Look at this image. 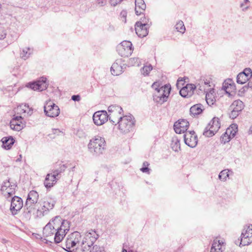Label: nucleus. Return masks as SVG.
<instances>
[{"instance_id":"23","label":"nucleus","mask_w":252,"mask_h":252,"mask_svg":"<svg viewBox=\"0 0 252 252\" xmlns=\"http://www.w3.org/2000/svg\"><path fill=\"white\" fill-rule=\"evenodd\" d=\"M196 86L192 84H188L180 91V94L184 97H189L192 95L196 88Z\"/></svg>"},{"instance_id":"54","label":"nucleus","mask_w":252,"mask_h":252,"mask_svg":"<svg viewBox=\"0 0 252 252\" xmlns=\"http://www.w3.org/2000/svg\"><path fill=\"white\" fill-rule=\"evenodd\" d=\"M149 164L148 162L145 161L143 163V167H148L149 166Z\"/></svg>"},{"instance_id":"45","label":"nucleus","mask_w":252,"mask_h":252,"mask_svg":"<svg viewBox=\"0 0 252 252\" xmlns=\"http://www.w3.org/2000/svg\"><path fill=\"white\" fill-rule=\"evenodd\" d=\"M90 252H103V250L97 245H94L90 250Z\"/></svg>"},{"instance_id":"46","label":"nucleus","mask_w":252,"mask_h":252,"mask_svg":"<svg viewBox=\"0 0 252 252\" xmlns=\"http://www.w3.org/2000/svg\"><path fill=\"white\" fill-rule=\"evenodd\" d=\"M231 112L230 114V117L232 119L236 118L239 115V112L236 110H231Z\"/></svg>"},{"instance_id":"26","label":"nucleus","mask_w":252,"mask_h":252,"mask_svg":"<svg viewBox=\"0 0 252 252\" xmlns=\"http://www.w3.org/2000/svg\"><path fill=\"white\" fill-rule=\"evenodd\" d=\"M123 62L121 59L117 60L111 67V73L114 75H119L123 72Z\"/></svg>"},{"instance_id":"29","label":"nucleus","mask_w":252,"mask_h":252,"mask_svg":"<svg viewBox=\"0 0 252 252\" xmlns=\"http://www.w3.org/2000/svg\"><path fill=\"white\" fill-rule=\"evenodd\" d=\"M135 11L137 15L142 14L145 11L146 5L143 0H135Z\"/></svg>"},{"instance_id":"58","label":"nucleus","mask_w":252,"mask_h":252,"mask_svg":"<svg viewBox=\"0 0 252 252\" xmlns=\"http://www.w3.org/2000/svg\"><path fill=\"white\" fill-rule=\"evenodd\" d=\"M62 167H63V168H64V165H63Z\"/></svg>"},{"instance_id":"33","label":"nucleus","mask_w":252,"mask_h":252,"mask_svg":"<svg viewBox=\"0 0 252 252\" xmlns=\"http://www.w3.org/2000/svg\"><path fill=\"white\" fill-rule=\"evenodd\" d=\"M202 105L201 104L194 105L190 108V113L193 116L200 114L202 113Z\"/></svg>"},{"instance_id":"4","label":"nucleus","mask_w":252,"mask_h":252,"mask_svg":"<svg viewBox=\"0 0 252 252\" xmlns=\"http://www.w3.org/2000/svg\"><path fill=\"white\" fill-rule=\"evenodd\" d=\"M105 145L104 139L97 136L90 140L88 144V148L91 153L99 155L102 153Z\"/></svg>"},{"instance_id":"1","label":"nucleus","mask_w":252,"mask_h":252,"mask_svg":"<svg viewBox=\"0 0 252 252\" xmlns=\"http://www.w3.org/2000/svg\"><path fill=\"white\" fill-rule=\"evenodd\" d=\"M70 229L69 222L57 216L50 220L44 226L43 234L45 237H52L55 243H60Z\"/></svg>"},{"instance_id":"57","label":"nucleus","mask_w":252,"mask_h":252,"mask_svg":"<svg viewBox=\"0 0 252 252\" xmlns=\"http://www.w3.org/2000/svg\"><path fill=\"white\" fill-rule=\"evenodd\" d=\"M121 14H123V15L124 16H125V14H126V12H125V11H123V12H122L121 13Z\"/></svg>"},{"instance_id":"3","label":"nucleus","mask_w":252,"mask_h":252,"mask_svg":"<svg viewBox=\"0 0 252 252\" xmlns=\"http://www.w3.org/2000/svg\"><path fill=\"white\" fill-rule=\"evenodd\" d=\"M82 237L80 233L77 231L74 232L69 235L66 238L65 247L63 248L66 251H68L67 250L73 249H80L81 240Z\"/></svg>"},{"instance_id":"17","label":"nucleus","mask_w":252,"mask_h":252,"mask_svg":"<svg viewBox=\"0 0 252 252\" xmlns=\"http://www.w3.org/2000/svg\"><path fill=\"white\" fill-rule=\"evenodd\" d=\"M23 206L22 199L17 196H14L12 198L10 205V211L12 215H14L22 209Z\"/></svg>"},{"instance_id":"37","label":"nucleus","mask_w":252,"mask_h":252,"mask_svg":"<svg viewBox=\"0 0 252 252\" xmlns=\"http://www.w3.org/2000/svg\"><path fill=\"white\" fill-rule=\"evenodd\" d=\"M32 53V50L30 48H25L23 49L22 52L20 54L21 57L26 60L29 58L30 56Z\"/></svg>"},{"instance_id":"6","label":"nucleus","mask_w":252,"mask_h":252,"mask_svg":"<svg viewBox=\"0 0 252 252\" xmlns=\"http://www.w3.org/2000/svg\"><path fill=\"white\" fill-rule=\"evenodd\" d=\"M171 90L169 85H165L159 87V90L154 92L153 99L155 102L161 104L167 101Z\"/></svg>"},{"instance_id":"31","label":"nucleus","mask_w":252,"mask_h":252,"mask_svg":"<svg viewBox=\"0 0 252 252\" xmlns=\"http://www.w3.org/2000/svg\"><path fill=\"white\" fill-rule=\"evenodd\" d=\"M233 174V172L228 169L222 170L219 175V179L222 182L226 181L229 179V176Z\"/></svg>"},{"instance_id":"40","label":"nucleus","mask_w":252,"mask_h":252,"mask_svg":"<svg viewBox=\"0 0 252 252\" xmlns=\"http://www.w3.org/2000/svg\"><path fill=\"white\" fill-rule=\"evenodd\" d=\"M175 28L178 32L182 33H184L186 31V28L184 24V23L181 20L179 21L176 23L175 25Z\"/></svg>"},{"instance_id":"20","label":"nucleus","mask_w":252,"mask_h":252,"mask_svg":"<svg viewBox=\"0 0 252 252\" xmlns=\"http://www.w3.org/2000/svg\"><path fill=\"white\" fill-rule=\"evenodd\" d=\"M27 86L34 91H42L47 87L46 78L42 77L40 80L36 82L29 83Z\"/></svg>"},{"instance_id":"35","label":"nucleus","mask_w":252,"mask_h":252,"mask_svg":"<svg viewBox=\"0 0 252 252\" xmlns=\"http://www.w3.org/2000/svg\"><path fill=\"white\" fill-rule=\"evenodd\" d=\"M237 131V126L235 124L232 125L230 127L227 128L226 130V134L230 136L233 138Z\"/></svg>"},{"instance_id":"56","label":"nucleus","mask_w":252,"mask_h":252,"mask_svg":"<svg viewBox=\"0 0 252 252\" xmlns=\"http://www.w3.org/2000/svg\"><path fill=\"white\" fill-rule=\"evenodd\" d=\"M122 252H127V251L126 250L123 249V251H122ZM128 252H132L131 251H129Z\"/></svg>"},{"instance_id":"8","label":"nucleus","mask_w":252,"mask_h":252,"mask_svg":"<svg viewBox=\"0 0 252 252\" xmlns=\"http://www.w3.org/2000/svg\"><path fill=\"white\" fill-rule=\"evenodd\" d=\"M108 111L109 113L108 116L110 121L116 125L118 121L123 117L122 116V108L118 105H113L108 107Z\"/></svg>"},{"instance_id":"52","label":"nucleus","mask_w":252,"mask_h":252,"mask_svg":"<svg viewBox=\"0 0 252 252\" xmlns=\"http://www.w3.org/2000/svg\"><path fill=\"white\" fill-rule=\"evenodd\" d=\"M71 99L74 101H79L80 100V96L79 95H73L72 96Z\"/></svg>"},{"instance_id":"9","label":"nucleus","mask_w":252,"mask_h":252,"mask_svg":"<svg viewBox=\"0 0 252 252\" xmlns=\"http://www.w3.org/2000/svg\"><path fill=\"white\" fill-rule=\"evenodd\" d=\"M55 204V201L51 199L43 201L40 204V207H38L37 210L35 209V214L32 215L34 217H42L54 208Z\"/></svg>"},{"instance_id":"7","label":"nucleus","mask_w":252,"mask_h":252,"mask_svg":"<svg viewBox=\"0 0 252 252\" xmlns=\"http://www.w3.org/2000/svg\"><path fill=\"white\" fill-rule=\"evenodd\" d=\"M38 197V193L36 191L32 190L29 193L25 206L28 213L31 215L35 214Z\"/></svg>"},{"instance_id":"41","label":"nucleus","mask_w":252,"mask_h":252,"mask_svg":"<svg viewBox=\"0 0 252 252\" xmlns=\"http://www.w3.org/2000/svg\"><path fill=\"white\" fill-rule=\"evenodd\" d=\"M152 69L153 67L151 64L144 65L141 70V73L144 76L148 75Z\"/></svg>"},{"instance_id":"50","label":"nucleus","mask_w":252,"mask_h":252,"mask_svg":"<svg viewBox=\"0 0 252 252\" xmlns=\"http://www.w3.org/2000/svg\"><path fill=\"white\" fill-rule=\"evenodd\" d=\"M140 170L143 173H147L148 174H150V169L148 167H143L140 169Z\"/></svg>"},{"instance_id":"49","label":"nucleus","mask_w":252,"mask_h":252,"mask_svg":"<svg viewBox=\"0 0 252 252\" xmlns=\"http://www.w3.org/2000/svg\"><path fill=\"white\" fill-rule=\"evenodd\" d=\"M152 88L155 90V91H157V90H159V83H158V82H155L152 85Z\"/></svg>"},{"instance_id":"15","label":"nucleus","mask_w":252,"mask_h":252,"mask_svg":"<svg viewBox=\"0 0 252 252\" xmlns=\"http://www.w3.org/2000/svg\"><path fill=\"white\" fill-rule=\"evenodd\" d=\"M184 141L186 145L191 148H194L197 144V136L194 131H188L184 135Z\"/></svg>"},{"instance_id":"16","label":"nucleus","mask_w":252,"mask_h":252,"mask_svg":"<svg viewBox=\"0 0 252 252\" xmlns=\"http://www.w3.org/2000/svg\"><path fill=\"white\" fill-rule=\"evenodd\" d=\"M93 121L96 126H101L108 121V116L106 111H98L93 115Z\"/></svg>"},{"instance_id":"39","label":"nucleus","mask_w":252,"mask_h":252,"mask_svg":"<svg viewBox=\"0 0 252 252\" xmlns=\"http://www.w3.org/2000/svg\"><path fill=\"white\" fill-rule=\"evenodd\" d=\"M202 86L203 88H206L207 89V91H209L211 88H209L210 85H209V81L207 80H205L204 79H200L199 81V83L196 86V87L199 88L200 86Z\"/></svg>"},{"instance_id":"51","label":"nucleus","mask_w":252,"mask_h":252,"mask_svg":"<svg viewBox=\"0 0 252 252\" xmlns=\"http://www.w3.org/2000/svg\"><path fill=\"white\" fill-rule=\"evenodd\" d=\"M106 3V0H97V3L100 6L104 5Z\"/></svg>"},{"instance_id":"18","label":"nucleus","mask_w":252,"mask_h":252,"mask_svg":"<svg viewBox=\"0 0 252 252\" xmlns=\"http://www.w3.org/2000/svg\"><path fill=\"white\" fill-rule=\"evenodd\" d=\"M26 126L25 122L23 121L22 116H16L10 121V127L11 129L16 131L22 130Z\"/></svg>"},{"instance_id":"53","label":"nucleus","mask_w":252,"mask_h":252,"mask_svg":"<svg viewBox=\"0 0 252 252\" xmlns=\"http://www.w3.org/2000/svg\"><path fill=\"white\" fill-rule=\"evenodd\" d=\"M53 131L54 134H57L58 135L63 134V133L58 129H54L53 130Z\"/></svg>"},{"instance_id":"30","label":"nucleus","mask_w":252,"mask_h":252,"mask_svg":"<svg viewBox=\"0 0 252 252\" xmlns=\"http://www.w3.org/2000/svg\"><path fill=\"white\" fill-rule=\"evenodd\" d=\"M14 141L12 137L2 138L1 142H2L3 147L6 150L10 149L14 143Z\"/></svg>"},{"instance_id":"28","label":"nucleus","mask_w":252,"mask_h":252,"mask_svg":"<svg viewBox=\"0 0 252 252\" xmlns=\"http://www.w3.org/2000/svg\"><path fill=\"white\" fill-rule=\"evenodd\" d=\"M149 28L143 26L141 23L136 22L135 25V30L136 34L139 37H144L148 34Z\"/></svg>"},{"instance_id":"14","label":"nucleus","mask_w":252,"mask_h":252,"mask_svg":"<svg viewBox=\"0 0 252 252\" xmlns=\"http://www.w3.org/2000/svg\"><path fill=\"white\" fill-rule=\"evenodd\" d=\"M252 242V225L245 226L241 234L240 244L243 246L249 245Z\"/></svg>"},{"instance_id":"25","label":"nucleus","mask_w":252,"mask_h":252,"mask_svg":"<svg viewBox=\"0 0 252 252\" xmlns=\"http://www.w3.org/2000/svg\"><path fill=\"white\" fill-rule=\"evenodd\" d=\"M199 89L206 93V101L207 103L210 106L214 104L216 101L214 90L211 89L209 91H207L206 88H203L201 86L199 87Z\"/></svg>"},{"instance_id":"44","label":"nucleus","mask_w":252,"mask_h":252,"mask_svg":"<svg viewBox=\"0 0 252 252\" xmlns=\"http://www.w3.org/2000/svg\"><path fill=\"white\" fill-rule=\"evenodd\" d=\"M231 139H232L231 137H230V136L229 135V134L226 135V132L221 137V142H223L224 144L229 142Z\"/></svg>"},{"instance_id":"12","label":"nucleus","mask_w":252,"mask_h":252,"mask_svg":"<svg viewBox=\"0 0 252 252\" xmlns=\"http://www.w3.org/2000/svg\"><path fill=\"white\" fill-rule=\"evenodd\" d=\"M133 50L131 42L127 40L123 41L117 46V51L122 57L130 56Z\"/></svg>"},{"instance_id":"21","label":"nucleus","mask_w":252,"mask_h":252,"mask_svg":"<svg viewBox=\"0 0 252 252\" xmlns=\"http://www.w3.org/2000/svg\"><path fill=\"white\" fill-rule=\"evenodd\" d=\"M189 123L186 120H179L174 125V128L176 133H185L187 131Z\"/></svg>"},{"instance_id":"19","label":"nucleus","mask_w":252,"mask_h":252,"mask_svg":"<svg viewBox=\"0 0 252 252\" xmlns=\"http://www.w3.org/2000/svg\"><path fill=\"white\" fill-rule=\"evenodd\" d=\"M62 171V170L60 171L56 170L54 171L53 175L50 174L47 175L44 183L46 188H50L56 183L57 180H58V175Z\"/></svg>"},{"instance_id":"43","label":"nucleus","mask_w":252,"mask_h":252,"mask_svg":"<svg viewBox=\"0 0 252 252\" xmlns=\"http://www.w3.org/2000/svg\"><path fill=\"white\" fill-rule=\"evenodd\" d=\"M249 0H244L243 2L241 3L240 7L243 11H246L249 8Z\"/></svg>"},{"instance_id":"22","label":"nucleus","mask_w":252,"mask_h":252,"mask_svg":"<svg viewBox=\"0 0 252 252\" xmlns=\"http://www.w3.org/2000/svg\"><path fill=\"white\" fill-rule=\"evenodd\" d=\"M252 76V71L251 68H248L244 70L242 72L238 74L237 77V82L240 84H243L247 82Z\"/></svg>"},{"instance_id":"47","label":"nucleus","mask_w":252,"mask_h":252,"mask_svg":"<svg viewBox=\"0 0 252 252\" xmlns=\"http://www.w3.org/2000/svg\"><path fill=\"white\" fill-rule=\"evenodd\" d=\"M122 0H110V3L111 5L115 6Z\"/></svg>"},{"instance_id":"42","label":"nucleus","mask_w":252,"mask_h":252,"mask_svg":"<svg viewBox=\"0 0 252 252\" xmlns=\"http://www.w3.org/2000/svg\"><path fill=\"white\" fill-rule=\"evenodd\" d=\"M137 22L141 23L142 25L146 26L148 28H150L152 25L151 22L150 21L149 18L148 17H144L141 19V21Z\"/></svg>"},{"instance_id":"48","label":"nucleus","mask_w":252,"mask_h":252,"mask_svg":"<svg viewBox=\"0 0 252 252\" xmlns=\"http://www.w3.org/2000/svg\"><path fill=\"white\" fill-rule=\"evenodd\" d=\"M6 32L3 30H0V40L4 39L6 37Z\"/></svg>"},{"instance_id":"36","label":"nucleus","mask_w":252,"mask_h":252,"mask_svg":"<svg viewBox=\"0 0 252 252\" xmlns=\"http://www.w3.org/2000/svg\"><path fill=\"white\" fill-rule=\"evenodd\" d=\"M171 146L173 151L178 152L180 149V141L176 137L173 138L172 140Z\"/></svg>"},{"instance_id":"5","label":"nucleus","mask_w":252,"mask_h":252,"mask_svg":"<svg viewBox=\"0 0 252 252\" xmlns=\"http://www.w3.org/2000/svg\"><path fill=\"white\" fill-rule=\"evenodd\" d=\"M135 120L132 115H126L119 120L117 123L118 124V128L124 133L130 132L135 125Z\"/></svg>"},{"instance_id":"13","label":"nucleus","mask_w":252,"mask_h":252,"mask_svg":"<svg viewBox=\"0 0 252 252\" xmlns=\"http://www.w3.org/2000/svg\"><path fill=\"white\" fill-rule=\"evenodd\" d=\"M16 187L14 183L10 182L9 180H6L2 184L0 191L5 198H8L15 194Z\"/></svg>"},{"instance_id":"55","label":"nucleus","mask_w":252,"mask_h":252,"mask_svg":"<svg viewBox=\"0 0 252 252\" xmlns=\"http://www.w3.org/2000/svg\"><path fill=\"white\" fill-rule=\"evenodd\" d=\"M248 133H249V134H252V125L250 127Z\"/></svg>"},{"instance_id":"38","label":"nucleus","mask_w":252,"mask_h":252,"mask_svg":"<svg viewBox=\"0 0 252 252\" xmlns=\"http://www.w3.org/2000/svg\"><path fill=\"white\" fill-rule=\"evenodd\" d=\"M141 60L138 58H131L128 60V63L130 66H138L141 64Z\"/></svg>"},{"instance_id":"32","label":"nucleus","mask_w":252,"mask_h":252,"mask_svg":"<svg viewBox=\"0 0 252 252\" xmlns=\"http://www.w3.org/2000/svg\"><path fill=\"white\" fill-rule=\"evenodd\" d=\"M243 102L240 100H237L234 101L230 106V110H236L240 112L243 109Z\"/></svg>"},{"instance_id":"34","label":"nucleus","mask_w":252,"mask_h":252,"mask_svg":"<svg viewBox=\"0 0 252 252\" xmlns=\"http://www.w3.org/2000/svg\"><path fill=\"white\" fill-rule=\"evenodd\" d=\"M222 244H223L222 241L220 242V240L214 241L210 252H222Z\"/></svg>"},{"instance_id":"24","label":"nucleus","mask_w":252,"mask_h":252,"mask_svg":"<svg viewBox=\"0 0 252 252\" xmlns=\"http://www.w3.org/2000/svg\"><path fill=\"white\" fill-rule=\"evenodd\" d=\"M222 88L229 96L233 95L235 93V83L231 79L226 80L223 83Z\"/></svg>"},{"instance_id":"11","label":"nucleus","mask_w":252,"mask_h":252,"mask_svg":"<svg viewBox=\"0 0 252 252\" xmlns=\"http://www.w3.org/2000/svg\"><path fill=\"white\" fill-rule=\"evenodd\" d=\"M44 111L47 116L52 118L58 116L60 113L58 106L50 100L46 101Z\"/></svg>"},{"instance_id":"27","label":"nucleus","mask_w":252,"mask_h":252,"mask_svg":"<svg viewBox=\"0 0 252 252\" xmlns=\"http://www.w3.org/2000/svg\"><path fill=\"white\" fill-rule=\"evenodd\" d=\"M15 113L23 117L31 115L32 111L28 105L22 104L15 109Z\"/></svg>"},{"instance_id":"10","label":"nucleus","mask_w":252,"mask_h":252,"mask_svg":"<svg viewBox=\"0 0 252 252\" xmlns=\"http://www.w3.org/2000/svg\"><path fill=\"white\" fill-rule=\"evenodd\" d=\"M220 125L218 118H213L205 128L203 135L207 137H212L218 131Z\"/></svg>"},{"instance_id":"2","label":"nucleus","mask_w":252,"mask_h":252,"mask_svg":"<svg viewBox=\"0 0 252 252\" xmlns=\"http://www.w3.org/2000/svg\"><path fill=\"white\" fill-rule=\"evenodd\" d=\"M97 236L98 235L96 232L93 230L86 232L83 238L81 240L80 250L84 252L89 251L91 247L95 242Z\"/></svg>"}]
</instances>
